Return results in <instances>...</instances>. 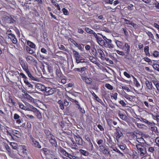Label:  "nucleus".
I'll return each mask as SVG.
<instances>
[{
    "label": "nucleus",
    "instance_id": "7",
    "mask_svg": "<svg viewBox=\"0 0 159 159\" xmlns=\"http://www.w3.org/2000/svg\"><path fill=\"white\" fill-rule=\"evenodd\" d=\"M130 45L127 43H125L124 45L122 47V49L125 52V53L128 54H129L130 51Z\"/></svg>",
    "mask_w": 159,
    "mask_h": 159
},
{
    "label": "nucleus",
    "instance_id": "17",
    "mask_svg": "<svg viewBox=\"0 0 159 159\" xmlns=\"http://www.w3.org/2000/svg\"><path fill=\"white\" fill-rule=\"evenodd\" d=\"M145 84L147 86V88L149 90L152 89L154 87L152 84V82L146 80L145 81Z\"/></svg>",
    "mask_w": 159,
    "mask_h": 159
},
{
    "label": "nucleus",
    "instance_id": "1",
    "mask_svg": "<svg viewBox=\"0 0 159 159\" xmlns=\"http://www.w3.org/2000/svg\"><path fill=\"white\" fill-rule=\"evenodd\" d=\"M135 147L137 149L138 152L141 156H144L147 153L146 148H144V145L143 146L141 144H137Z\"/></svg>",
    "mask_w": 159,
    "mask_h": 159
},
{
    "label": "nucleus",
    "instance_id": "5",
    "mask_svg": "<svg viewBox=\"0 0 159 159\" xmlns=\"http://www.w3.org/2000/svg\"><path fill=\"white\" fill-rule=\"evenodd\" d=\"M104 46L110 49H112L114 47V45L112 43V40L110 39H107V40L105 41Z\"/></svg>",
    "mask_w": 159,
    "mask_h": 159
},
{
    "label": "nucleus",
    "instance_id": "45",
    "mask_svg": "<svg viewBox=\"0 0 159 159\" xmlns=\"http://www.w3.org/2000/svg\"><path fill=\"white\" fill-rule=\"evenodd\" d=\"M20 75L24 79L23 80L24 82H25V81L26 82V80H28L27 78L25 75L23 73H20Z\"/></svg>",
    "mask_w": 159,
    "mask_h": 159
},
{
    "label": "nucleus",
    "instance_id": "44",
    "mask_svg": "<svg viewBox=\"0 0 159 159\" xmlns=\"http://www.w3.org/2000/svg\"><path fill=\"white\" fill-rule=\"evenodd\" d=\"M137 125L138 127L142 129H144L146 127L145 125L140 123H137Z\"/></svg>",
    "mask_w": 159,
    "mask_h": 159
},
{
    "label": "nucleus",
    "instance_id": "61",
    "mask_svg": "<svg viewBox=\"0 0 159 159\" xmlns=\"http://www.w3.org/2000/svg\"><path fill=\"white\" fill-rule=\"evenodd\" d=\"M28 106L29 108L32 110V111H34L36 109V108L34 107L33 106L29 104H28Z\"/></svg>",
    "mask_w": 159,
    "mask_h": 159
},
{
    "label": "nucleus",
    "instance_id": "64",
    "mask_svg": "<svg viewBox=\"0 0 159 159\" xmlns=\"http://www.w3.org/2000/svg\"><path fill=\"white\" fill-rule=\"evenodd\" d=\"M155 142L158 147H159V137H157L155 140Z\"/></svg>",
    "mask_w": 159,
    "mask_h": 159
},
{
    "label": "nucleus",
    "instance_id": "36",
    "mask_svg": "<svg viewBox=\"0 0 159 159\" xmlns=\"http://www.w3.org/2000/svg\"><path fill=\"white\" fill-rule=\"evenodd\" d=\"M27 51L30 54H32L35 52V51L29 47L27 46L26 47Z\"/></svg>",
    "mask_w": 159,
    "mask_h": 159
},
{
    "label": "nucleus",
    "instance_id": "57",
    "mask_svg": "<svg viewBox=\"0 0 159 159\" xmlns=\"http://www.w3.org/2000/svg\"><path fill=\"white\" fill-rule=\"evenodd\" d=\"M116 52L117 54L121 56H123L125 55V53L123 51H120L118 50H116Z\"/></svg>",
    "mask_w": 159,
    "mask_h": 159
},
{
    "label": "nucleus",
    "instance_id": "48",
    "mask_svg": "<svg viewBox=\"0 0 159 159\" xmlns=\"http://www.w3.org/2000/svg\"><path fill=\"white\" fill-rule=\"evenodd\" d=\"M49 142L53 146L56 147L57 145V142L55 139L50 140Z\"/></svg>",
    "mask_w": 159,
    "mask_h": 159
},
{
    "label": "nucleus",
    "instance_id": "27",
    "mask_svg": "<svg viewBox=\"0 0 159 159\" xmlns=\"http://www.w3.org/2000/svg\"><path fill=\"white\" fill-rule=\"evenodd\" d=\"M12 36V37L11 38V40L13 43L16 44L17 42V40L14 34L11 35Z\"/></svg>",
    "mask_w": 159,
    "mask_h": 159
},
{
    "label": "nucleus",
    "instance_id": "52",
    "mask_svg": "<svg viewBox=\"0 0 159 159\" xmlns=\"http://www.w3.org/2000/svg\"><path fill=\"white\" fill-rule=\"evenodd\" d=\"M33 111L37 116H41V114L40 112L36 108L34 111Z\"/></svg>",
    "mask_w": 159,
    "mask_h": 159
},
{
    "label": "nucleus",
    "instance_id": "32",
    "mask_svg": "<svg viewBox=\"0 0 159 159\" xmlns=\"http://www.w3.org/2000/svg\"><path fill=\"white\" fill-rule=\"evenodd\" d=\"M57 103L59 105V107L62 110L64 109V107L63 102L61 100H59L58 101Z\"/></svg>",
    "mask_w": 159,
    "mask_h": 159
},
{
    "label": "nucleus",
    "instance_id": "54",
    "mask_svg": "<svg viewBox=\"0 0 159 159\" xmlns=\"http://www.w3.org/2000/svg\"><path fill=\"white\" fill-rule=\"evenodd\" d=\"M153 56L155 57H157L159 56V52L157 51H154L152 53Z\"/></svg>",
    "mask_w": 159,
    "mask_h": 159
},
{
    "label": "nucleus",
    "instance_id": "35",
    "mask_svg": "<svg viewBox=\"0 0 159 159\" xmlns=\"http://www.w3.org/2000/svg\"><path fill=\"white\" fill-rule=\"evenodd\" d=\"M72 50L73 52L74 57L75 59L80 55L79 53L74 49H72Z\"/></svg>",
    "mask_w": 159,
    "mask_h": 159
},
{
    "label": "nucleus",
    "instance_id": "8",
    "mask_svg": "<svg viewBox=\"0 0 159 159\" xmlns=\"http://www.w3.org/2000/svg\"><path fill=\"white\" fill-rule=\"evenodd\" d=\"M30 140L33 143V145L36 147L40 148H41V146L40 145L39 143L35 139H34L32 137H30Z\"/></svg>",
    "mask_w": 159,
    "mask_h": 159
},
{
    "label": "nucleus",
    "instance_id": "13",
    "mask_svg": "<svg viewBox=\"0 0 159 159\" xmlns=\"http://www.w3.org/2000/svg\"><path fill=\"white\" fill-rule=\"evenodd\" d=\"M153 83L155 86L157 90L158 91L157 92L156 91H155V93H154L155 95L157 96L159 94V82L156 80H153L152 81Z\"/></svg>",
    "mask_w": 159,
    "mask_h": 159
},
{
    "label": "nucleus",
    "instance_id": "22",
    "mask_svg": "<svg viewBox=\"0 0 159 159\" xmlns=\"http://www.w3.org/2000/svg\"><path fill=\"white\" fill-rule=\"evenodd\" d=\"M76 143L79 145H82L83 144L82 139L81 138L76 137L75 138Z\"/></svg>",
    "mask_w": 159,
    "mask_h": 159
},
{
    "label": "nucleus",
    "instance_id": "23",
    "mask_svg": "<svg viewBox=\"0 0 159 159\" xmlns=\"http://www.w3.org/2000/svg\"><path fill=\"white\" fill-rule=\"evenodd\" d=\"M47 133L48 134H47V137L49 141L50 140L55 139L54 136L50 134L49 131H48Z\"/></svg>",
    "mask_w": 159,
    "mask_h": 159
},
{
    "label": "nucleus",
    "instance_id": "58",
    "mask_svg": "<svg viewBox=\"0 0 159 159\" xmlns=\"http://www.w3.org/2000/svg\"><path fill=\"white\" fill-rule=\"evenodd\" d=\"M89 150H92L93 148V146L90 141L89 142Z\"/></svg>",
    "mask_w": 159,
    "mask_h": 159
},
{
    "label": "nucleus",
    "instance_id": "6",
    "mask_svg": "<svg viewBox=\"0 0 159 159\" xmlns=\"http://www.w3.org/2000/svg\"><path fill=\"white\" fill-rule=\"evenodd\" d=\"M125 23L128 26L131 27L132 26L134 28H137L138 27L137 25L134 24L132 21H131L127 19L125 20Z\"/></svg>",
    "mask_w": 159,
    "mask_h": 159
},
{
    "label": "nucleus",
    "instance_id": "49",
    "mask_svg": "<svg viewBox=\"0 0 159 159\" xmlns=\"http://www.w3.org/2000/svg\"><path fill=\"white\" fill-rule=\"evenodd\" d=\"M105 87L108 89L112 90L113 89V87L109 84H105Z\"/></svg>",
    "mask_w": 159,
    "mask_h": 159
},
{
    "label": "nucleus",
    "instance_id": "9",
    "mask_svg": "<svg viewBox=\"0 0 159 159\" xmlns=\"http://www.w3.org/2000/svg\"><path fill=\"white\" fill-rule=\"evenodd\" d=\"M136 141L140 143L143 144V145L145 147H147L150 145V144L147 143L146 142H145L144 139L142 137L140 138H137Z\"/></svg>",
    "mask_w": 159,
    "mask_h": 159
},
{
    "label": "nucleus",
    "instance_id": "39",
    "mask_svg": "<svg viewBox=\"0 0 159 159\" xmlns=\"http://www.w3.org/2000/svg\"><path fill=\"white\" fill-rule=\"evenodd\" d=\"M150 129L153 132L156 133L157 132V128L156 126L151 127Z\"/></svg>",
    "mask_w": 159,
    "mask_h": 159
},
{
    "label": "nucleus",
    "instance_id": "30",
    "mask_svg": "<svg viewBox=\"0 0 159 159\" xmlns=\"http://www.w3.org/2000/svg\"><path fill=\"white\" fill-rule=\"evenodd\" d=\"M26 58L27 61L29 63H31L33 61V57L31 56H28Z\"/></svg>",
    "mask_w": 159,
    "mask_h": 159
},
{
    "label": "nucleus",
    "instance_id": "53",
    "mask_svg": "<svg viewBox=\"0 0 159 159\" xmlns=\"http://www.w3.org/2000/svg\"><path fill=\"white\" fill-rule=\"evenodd\" d=\"M147 34L150 38H151L152 39H154V36L152 34L151 32L148 31L147 33Z\"/></svg>",
    "mask_w": 159,
    "mask_h": 159
},
{
    "label": "nucleus",
    "instance_id": "28",
    "mask_svg": "<svg viewBox=\"0 0 159 159\" xmlns=\"http://www.w3.org/2000/svg\"><path fill=\"white\" fill-rule=\"evenodd\" d=\"M149 47L148 46H146L144 48V51L145 52L146 55H147L148 56H150V54L149 52Z\"/></svg>",
    "mask_w": 159,
    "mask_h": 159
},
{
    "label": "nucleus",
    "instance_id": "42",
    "mask_svg": "<svg viewBox=\"0 0 159 159\" xmlns=\"http://www.w3.org/2000/svg\"><path fill=\"white\" fill-rule=\"evenodd\" d=\"M147 100L150 102L149 105L150 106L152 105L154 103L153 99L150 98L149 97H148Z\"/></svg>",
    "mask_w": 159,
    "mask_h": 159
},
{
    "label": "nucleus",
    "instance_id": "34",
    "mask_svg": "<svg viewBox=\"0 0 159 159\" xmlns=\"http://www.w3.org/2000/svg\"><path fill=\"white\" fill-rule=\"evenodd\" d=\"M142 121L143 122L145 123L146 124H148V125H153L155 124L154 123H151L145 119H144L143 118H142Z\"/></svg>",
    "mask_w": 159,
    "mask_h": 159
},
{
    "label": "nucleus",
    "instance_id": "21",
    "mask_svg": "<svg viewBox=\"0 0 159 159\" xmlns=\"http://www.w3.org/2000/svg\"><path fill=\"white\" fill-rule=\"evenodd\" d=\"M6 41L4 38L1 36L0 35V44L2 46H4L5 44H7Z\"/></svg>",
    "mask_w": 159,
    "mask_h": 159
},
{
    "label": "nucleus",
    "instance_id": "24",
    "mask_svg": "<svg viewBox=\"0 0 159 159\" xmlns=\"http://www.w3.org/2000/svg\"><path fill=\"white\" fill-rule=\"evenodd\" d=\"M133 81L134 83V84L138 88H139L140 87V85L137 79L135 78L134 76H133Z\"/></svg>",
    "mask_w": 159,
    "mask_h": 159
},
{
    "label": "nucleus",
    "instance_id": "12",
    "mask_svg": "<svg viewBox=\"0 0 159 159\" xmlns=\"http://www.w3.org/2000/svg\"><path fill=\"white\" fill-rule=\"evenodd\" d=\"M75 59L76 62L78 64L80 63H86L87 62L86 60L84 59L80 55L76 58Z\"/></svg>",
    "mask_w": 159,
    "mask_h": 159
},
{
    "label": "nucleus",
    "instance_id": "50",
    "mask_svg": "<svg viewBox=\"0 0 159 159\" xmlns=\"http://www.w3.org/2000/svg\"><path fill=\"white\" fill-rule=\"evenodd\" d=\"M102 152L105 154H108L109 153V149L106 147L105 148L104 150H103Z\"/></svg>",
    "mask_w": 159,
    "mask_h": 159
},
{
    "label": "nucleus",
    "instance_id": "62",
    "mask_svg": "<svg viewBox=\"0 0 159 159\" xmlns=\"http://www.w3.org/2000/svg\"><path fill=\"white\" fill-rule=\"evenodd\" d=\"M54 6L56 7H57V9L58 10V11H59L58 12V13H60V10H61V8L59 6V5H58V4L57 3H55V4H54Z\"/></svg>",
    "mask_w": 159,
    "mask_h": 159
},
{
    "label": "nucleus",
    "instance_id": "26",
    "mask_svg": "<svg viewBox=\"0 0 159 159\" xmlns=\"http://www.w3.org/2000/svg\"><path fill=\"white\" fill-rule=\"evenodd\" d=\"M27 74L28 75V76L32 80H37V79L36 78L34 77L30 73V72L29 71V70L26 72Z\"/></svg>",
    "mask_w": 159,
    "mask_h": 159
},
{
    "label": "nucleus",
    "instance_id": "16",
    "mask_svg": "<svg viewBox=\"0 0 159 159\" xmlns=\"http://www.w3.org/2000/svg\"><path fill=\"white\" fill-rule=\"evenodd\" d=\"M18 104L19 105V107L20 108H21L22 109H23L25 110H27V111H32V110L30 109L29 108V107H26V106H25L23 105V104L21 102H18Z\"/></svg>",
    "mask_w": 159,
    "mask_h": 159
},
{
    "label": "nucleus",
    "instance_id": "33",
    "mask_svg": "<svg viewBox=\"0 0 159 159\" xmlns=\"http://www.w3.org/2000/svg\"><path fill=\"white\" fill-rule=\"evenodd\" d=\"M118 115L120 118L123 120H127V117L125 115L120 113H119Z\"/></svg>",
    "mask_w": 159,
    "mask_h": 159
},
{
    "label": "nucleus",
    "instance_id": "20",
    "mask_svg": "<svg viewBox=\"0 0 159 159\" xmlns=\"http://www.w3.org/2000/svg\"><path fill=\"white\" fill-rule=\"evenodd\" d=\"M114 42L117 47L120 48H122L123 44V43L121 42L116 39H115Z\"/></svg>",
    "mask_w": 159,
    "mask_h": 159
},
{
    "label": "nucleus",
    "instance_id": "19",
    "mask_svg": "<svg viewBox=\"0 0 159 159\" xmlns=\"http://www.w3.org/2000/svg\"><path fill=\"white\" fill-rule=\"evenodd\" d=\"M92 94L96 100H97L98 102L100 103L102 105H104V104L102 100L100 99L94 92H93Z\"/></svg>",
    "mask_w": 159,
    "mask_h": 159
},
{
    "label": "nucleus",
    "instance_id": "40",
    "mask_svg": "<svg viewBox=\"0 0 159 159\" xmlns=\"http://www.w3.org/2000/svg\"><path fill=\"white\" fill-rule=\"evenodd\" d=\"M25 83V84L30 88L33 89V86L30 83L28 80H27L24 82Z\"/></svg>",
    "mask_w": 159,
    "mask_h": 159
},
{
    "label": "nucleus",
    "instance_id": "59",
    "mask_svg": "<svg viewBox=\"0 0 159 159\" xmlns=\"http://www.w3.org/2000/svg\"><path fill=\"white\" fill-rule=\"evenodd\" d=\"M62 10L64 14L65 15H67L68 14V10L65 8H63L62 9Z\"/></svg>",
    "mask_w": 159,
    "mask_h": 159
},
{
    "label": "nucleus",
    "instance_id": "41",
    "mask_svg": "<svg viewBox=\"0 0 159 159\" xmlns=\"http://www.w3.org/2000/svg\"><path fill=\"white\" fill-rule=\"evenodd\" d=\"M153 68L159 72V65L157 64H154L153 65Z\"/></svg>",
    "mask_w": 159,
    "mask_h": 159
},
{
    "label": "nucleus",
    "instance_id": "25",
    "mask_svg": "<svg viewBox=\"0 0 159 159\" xmlns=\"http://www.w3.org/2000/svg\"><path fill=\"white\" fill-rule=\"evenodd\" d=\"M98 52L99 53L100 56V57L102 59L104 58V53L103 51L100 49H98Z\"/></svg>",
    "mask_w": 159,
    "mask_h": 159
},
{
    "label": "nucleus",
    "instance_id": "10",
    "mask_svg": "<svg viewBox=\"0 0 159 159\" xmlns=\"http://www.w3.org/2000/svg\"><path fill=\"white\" fill-rule=\"evenodd\" d=\"M20 63L23 70L26 72L29 70L27 64L25 61L21 60V61L20 62Z\"/></svg>",
    "mask_w": 159,
    "mask_h": 159
},
{
    "label": "nucleus",
    "instance_id": "56",
    "mask_svg": "<svg viewBox=\"0 0 159 159\" xmlns=\"http://www.w3.org/2000/svg\"><path fill=\"white\" fill-rule=\"evenodd\" d=\"M113 150L114 151H115V152H118V153H120L122 156H124V155L123 154V153H122L121 152H120V151L119 149H118L117 148H113Z\"/></svg>",
    "mask_w": 159,
    "mask_h": 159
},
{
    "label": "nucleus",
    "instance_id": "2",
    "mask_svg": "<svg viewBox=\"0 0 159 159\" xmlns=\"http://www.w3.org/2000/svg\"><path fill=\"white\" fill-rule=\"evenodd\" d=\"M59 154L63 155L66 157H68L70 159H78V157H76L73 154L68 153L62 148H61L59 150Z\"/></svg>",
    "mask_w": 159,
    "mask_h": 159
},
{
    "label": "nucleus",
    "instance_id": "11",
    "mask_svg": "<svg viewBox=\"0 0 159 159\" xmlns=\"http://www.w3.org/2000/svg\"><path fill=\"white\" fill-rule=\"evenodd\" d=\"M10 135L11 136L12 139H14V136H16L18 138H20L21 135L20 134V132L16 130H14L12 132V134H10Z\"/></svg>",
    "mask_w": 159,
    "mask_h": 159
},
{
    "label": "nucleus",
    "instance_id": "46",
    "mask_svg": "<svg viewBox=\"0 0 159 159\" xmlns=\"http://www.w3.org/2000/svg\"><path fill=\"white\" fill-rule=\"evenodd\" d=\"M85 30L87 33L89 34H92L93 31V30L87 27H86L85 28Z\"/></svg>",
    "mask_w": 159,
    "mask_h": 159
},
{
    "label": "nucleus",
    "instance_id": "3",
    "mask_svg": "<svg viewBox=\"0 0 159 159\" xmlns=\"http://www.w3.org/2000/svg\"><path fill=\"white\" fill-rule=\"evenodd\" d=\"M56 92V89L55 88H52L49 87H46L44 93L45 95L49 96L55 93Z\"/></svg>",
    "mask_w": 159,
    "mask_h": 159
},
{
    "label": "nucleus",
    "instance_id": "63",
    "mask_svg": "<svg viewBox=\"0 0 159 159\" xmlns=\"http://www.w3.org/2000/svg\"><path fill=\"white\" fill-rule=\"evenodd\" d=\"M79 109V111L82 114H84L85 113V111L84 110V108H82V107H81Z\"/></svg>",
    "mask_w": 159,
    "mask_h": 159
},
{
    "label": "nucleus",
    "instance_id": "4",
    "mask_svg": "<svg viewBox=\"0 0 159 159\" xmlns=\"http://www.w3.org/2000/svg\"><path fill=\"white\" fill-rule=\"evenodd\" d=\"M115 130L116 131V138L117 141V143L119 142V140L120 138L123 135V134L120 131V128L119 127L117 128H115Z\"/></svg>",
    "mask_w": 159,
    "mask_h": 159
},
{
    "label": "nucleus",
    "instance_id": "15",
    "mask_svg": "<svg viewBox=\"0 0 159 159\" xmlns=\"http://www.w3.org/2000/svg\"><path fill=\"white\" fill-rule=\"evenodd\" d=\"M81 78L83 80L88 84H90L92 82V79L90 78H88L86 77L81 76Z\"/></svg>",
    "mask_w": 159,
    "mask_h": 159
},
{
    "label": "nucleus",
    "instance_id": "31",
    "mask_svg": "<svg viewBox=\"0 0 159 159\" xmlns=\"http://www.w3.org/2000/svg\"><path fill=\"white\" fill-rule=\"evenodd\" d=\"M86 69L85 67H84L81 68H75L74 69V70L75 71H78L80 73H82Z\"/></svg>",
    "mask_w": 159,
    "mask_h": 159
},
{
    "label": "nucleus",
    "instance_id": "18",
    "mask_svg": "<svg viewBox=\"0 0 159 159\" xmlns=\"http://www.w3.org/2000/svg\"><path fill=\"white\" fill-rule=\"evenodd\" d=\"M20 116L17 114L15 113L14 115V118L15 120H16V123L18 124H20L21 123L22 120L20 119Z\"/></svg>",
    "mask_w": 159,
    "mask_h": 159
},
{
    "label": "nucleus",
    "instance_id": "14",
    "mask_svg": "<svg viewBox=\"0 0 159 159\" xmlns=\"http://www.w3.org/2000/svg\"><path fill=\"white\" fill-rule=\"evenodd\" d=\"M36 88L39 91L44 92L46 87L42 84H39L36 85Z\"/></svg>",
    "mask_w": 159,
    "mask_h": 159
},
{
    "label": "nucleus",
    "instance_id": "51",
    "mask_svg": "<svg viewBox=\"0 0 159 159\" xmlns=\"http://www.w3.org/2000/svg\"><path fill=\"white\" fill-rule=\"evenodd\" d=\"M29 97H27V100H28V102L32 103L34 102V99L33 98L31 97L29 95H28Z\"/></svg>",
    "mask_w": 159,
    "mask_h": 159
},
{
    "label": "nucleus",
    "instance_id": "29",
    "mask_svg": "<svg viewBox=\"0 0 159 159\" xmlns=\"http://www.w3.org/2000/svg\"><path fill=\"white\" fill-rule=\"evenodd\" d=\"M27 45L30 47L33 48H34L35 47V44L34 43L30 41H28L27 42Z\"/></svg>",
    "mask_w": 159,
    "mask_h": 159
},
{
    "label": "nucleus",
    "instance_id": "55",
    "mask_svg": "<svg viewBox=\"0 0 159 159\" xmlns=\"http://www.w3.org/2000/svg\"><path fill=\"white\" fill-rule=\"evenodd\" d=\"M56 74L57 76L60 78L61 76V71L59 70H57L56 71Z\"/></svg>",
    "mask_w": 159,
    "mask_h": 159
},
{
    "label": "nucleus",
    "instance_id": "47",
    "mask_svg": "<svg viewBox=\"0 0 159 159\" xmlns=\"http://www.w3.org/2000/svg\"><path fill=\"white\" fill-rule=\"evenodd\" d=\"M118 94L117 93H115L113 95H111V98L114 99L115 100H116L117 98Z\"/></svg>",
    "mask_w": 159,
    "mask_h": 159
},
{
    "label": "nucleus",
    "instance_id": "38",
    "mask_svg": "<svg viewBox=\"0 0 159 159\" xmlns=\"http://www.w3.org/2000/svg\"><path fill=\"white\" fill-rule=\"evenodd\" d=\"M146 148H148V151L151 153H153L155 150L154 148L153 147L150 146V145L148 146Z\"/></svg>",
    "mask_w": 159,
    "mask_h": 159
},
{
    "label": "nucleus",
    "instance_id": "37",
    "mask_svg": "<svg viewBox=\"0 0 159 159\" xmlns=\"http://www.w3.org/2000/svg\"><path fill=\"white\" fill-rule=\"evenodd\" d=\"M123 96L126 99H128L129 101H131L132 100L131 96L128 94L126 93L125 92L124 94H123Z\"/></svg>",
    "mask_w": 159,
    "mask_h": 159
},
{
    "label": "nucleus",
    "instance_id": "43",
    "mask_svg": "<svg viewBox=\"0 0 159 159\" xmlns=\"http://www.w3.org/2000/svg\"><path fill=\"white\" fill-rule=\"evenodd\" d=\"M80 152L84 156H87L89 155V153L87 151L83 150H80Z\"/></svg>",
    "mask_w": 159,
    "mask_h": 159
},
{
    "label": "nucleus",
    "instance_id": "60",
    "mask_svg": "<svg viewBox=\"0 0 159 159\" xmlns=\"http://www.w3.org/2000/svg\"><path fill=\"white\" fill-rule=\"evenodd\" d=\"M105 41L103 40H99L98 41L99 43L102 45L104 46V44L105 43Z\"/></svg>",
    "mask_w": 159,
    "mask_h": 159
}]
</instances>
